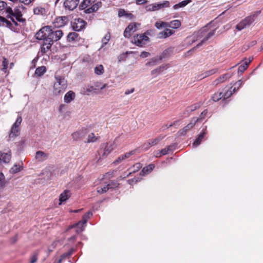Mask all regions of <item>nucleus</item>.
<instances>
[{
	"label": "nucleus",
	"instance_id": "1",
	"mask_svg": "<svg viewBox=\"0 0 263 263\" xmlns=\"http://www.w3.org/2000/svg\"><path fill=\"white\" fill-rule=\"evenodd\" d=\"M63 32L61 30H52L51 27L47 26L42 28L35 34L37 40L45 39L53 44V41H57L61 39Z\"/></svg>",
	"mask_w": 263,
	"mask_h": 263
},
{
	"label": "nucleus",
	"instance_id": "2",
	"mask_svg": "<svg viewBox=\"0 0 263 263\" xmlns=\"http://www.w3.org/2000/svg\"><path fill=\"white\" fill-rule=\"evenodd\" d=\"M210 24L203 27L201 29L197 32H195L193 35V42L201 40L200 43H199L197 46L193 48L191 50L189 51L192 52L194 51L197 48L201 46L204 44L209 39H210L215 34V29H212L209 30V27H210Z\"/></svg>",
	"mask_w": 263,
	"mask_h": 263
},
{
	"label": "nucleus",
	"instance_id": "3",
	"mask_svg": "<svg viewBox=\"0 0 263 263\" xmlns=\"http://www.w3.org/2000/svg\"><path fill=\"white\" fill-rule=\"evenodd\" d=\"M54 79L52 89V96L54 97L61 96L67 89V81L64 77L57 74L55 75Z\"/></svg>",
	"mask_w": 263,
	"mask_h": 263
},
{
	"label": "nucleus",
	"instance_id": "4",
	"mask_svg": "<svg viewBox=\"0 0 263 263\" xmlns=\"http://www.w3.org/2000/svg\"><path fill=\"white\" fill-rule=\"evenodd\" d=\"M22 122L21 116H18L14 123L13 124L9 134L8 141L13 140L18 136L20 133V125Z\"/></svg>",
	"mask_w": 263,
	"mask_h": 263
},
{
	"label": "nucleus",
	"instance_id": "5",
	"mask_svg": "<svg viewBox=\"0 0 263 263\" xmlns=\"http://www.w3.org/2000/svg\"><path fill=\"white\" fill-rule=\"evenodd\" d=\"M119 140L116 139L114 141L106 143L100 152L103 157H107L114 149L116 148L119 145Z\"/></svg>",
	"mask_w": 263,
	"mask_h": 263
},
{
	"label": "nucleus",
	"instance_id": "6",
	"mask_svg": "<svg viewBox=\"0 0 263 263\" xmlns=\"http://www.w3.org/2000/svg\"><path fill=\"white\" fill-rule=\"evenodd\" d=\"M259 13V12H257L254 14L245 18L236 25V29L239 31H241V30L249 27L250 25L254 22L255 17Z\"/></svg>",
	"mask_w": 263,
	"mask_h": 263
},
{
	"label": "nucleus",
	"instance_id": "7",
	"mask_svg": "<svg viewBox=\"0 0 263 263\" xmlns=\"http://www.w3.org/2000/svg\"><path fill=\"white\" fill-rule=\"evenodd\" d=\"M170 7V2L168 1H165L161 3H154L148 4L145 6V9L146 11H155L164 8Z\"/></svg>",
	"mask_w": 263,
	"mask_h": 263
},
{
	"label": "nucleus",
	"instance_id": "8",
	"mask_svg": "<svg viewBox=\"0 0 263 263\" xmlns=\"http://www.w3.org/2000/svg\"><path fill=\"white\" fill-rule=\"evenodd\" d=\"M149 40V37L145 34H137L134 36L132 42L139 47L144 46Z\"/></svg>",
	"mask_w": 263,
	"mask_h": 263
},
{
	"label": "nucleus",
	"instance_id": "9",
	"mask_svg": "<svg viewBox=\"0 0 263 263\" xmlns=\"http://www.w3.org/2000/svg\"><path fill=\"white\" fill-rule=\"evenodd\" d=\"M140 26V24L136 23H132L125 28L124 32V35L125 37H129L132 32L136 31V29Z\"/></svg>",
	"mask_w": 263,
	"mask_h": 263
},
{
	"label": "nucleus",
	"instance_id": "10",
	"mask_svg": "<svg viewBox=\"0 0 263 263\" xmlns=\"http://www.w3.org/2000/svg\"><path fill=\"white\" fill-rule=\"evenodd\" d=\"M6 12L8 13V15H7V17L10 18L13 23L15 25H17V23L15 20L20 21H21V15L17 14H15L13 13V10L10 7L7 8L6 9Z\"/></svg>",
	"mask_w": 263,
	"mask_h": 263
},
{
	"label": "nucleus",
	"instance_id": "11",
	"mask_svg": "<svg viewBox=\"0 0 263 263\" xmlns=\"http://www.w3.org/2000/svg\"><path fill=\"white\" fill-rule=\"evenodd\" d=\"M199 121V119L194 118L192 119L190 123L185 126L179 132L181 135H185L187 132L190 130L196 124V122Z\"/></svg>",
	"mask_w": 263,
	"mask_h": 263
},
{
	"label": "nucleus",
	"instance_id": "12",
	"mask_svg": "<svg viewBox=\"0 0 263 263\" xmlns=\"http://www.w3.org/2000/svg\"><path fill=\"white\" fill-rule=\"evenodd\" d=\"M85 25V22L81 18L75 19L72 24L74 30L79 31L82 29Z\"/></svg>",
	"mask_w": 263,
	"mask_h": 263
},
{
	"label": "nucleus",
	"instance_id": "13",
	"mask_svg": "<svg viewBox=\"0 0 263 263\" xmlns=\"http://www.w3.org/2000/svg\"><path fill=\"white\" fill-rule=\"evenodd\" d=\"M68 18L66 16H61L57 17L53 24L55 27L60 28L65 26L67 23Z\"/></svg>",
	"mask_w": 263,
	"mask_h": 263
},
{
	"label": "nucleus",
	"instance_id": "14",
	"mask_svg": "<svg viewBox=\"0 0 263 263\" xmlns=\"http://www.w3.org/2000/svg\"><path fill=\"white\" fill-rule=\"evenodd\" d=\"M79 3V0H66L64 5L65 7L69 10H73L77 8Z\"/></svg>",
	"mask_w": 263,
	"mask_h": 263
},
{
	"label": "nucleus",
	"instance_id": "15",
	"mask_svg": "<svg viewBox=\"0 0 263 263\" xmlns=\"http://www.w3.org/2000/svg\"><path fill=\"white\" fill-rule=\"evenodd\" d=\"M11 157V153L10 151H8L7 152H1L0 154V163L3 162L5 163H8L10 162Z\"/></svg>",
	"mask_w": 263,
	"mask_h": 263
},
{
	"label": "nucleus",
	"instance_id": "16",
	"mask_svg": "<svg viewBox=\"0 0 263 263\" xmlns=\"http://www.w3.org/2000/svg\"><path fill=\"white\" fill-rule=\"evenodd\" d=\"M86 133V129L83 128L81 130L73 133V134H72L71 136L73 140H78L85 136Z\"/></svg>",
	"mask_w": 263,
	"mask_h": 263
},
{
	"label": "nucleus",
	"instance_id": "17",
	"mask_svg": "<svg viewBox=\"0 0 263 263\" xmlns=\"http://www.w3.org/2000/svg\"><path fill=\"white\" fill-rule=\"evenodd\" d=\"M49 155L43 151H37L36 153L35 159L40 162H43L48 159Z\"/></svg>",
	"mask_w": 263,
	"mask_h": 263
},
{
	"label": "nucleus",
	"instance_id": "18",
	"mask_svg": "<svg viewBox=\"0 0 263 263\" xmlns=\"http://www.w3.org/2000/svg\"><path fill=\"white\" fill-rule=\"evenodd\" d=\"M71 194L69 190H66L60 194L59 198V204H61L62 202L66 201L71 196Z\"/></svg>",
	"mask_w": 263,
	"mask_h": 263
},
{
	"label": "nucleus",
	"instance_id": "19",
	"mask_svg": "<svg viewBox=\"0 0 263 263\" xmlns=\"http://www.w3.org/2000/svg\"><path fill=\"white\" fill-rule=\"evenodd\" d=\"M76 97L75 93L70 90L68 91L64 96V100L66 103H69L73 101Z\"/></svg>",
	"mask_w": 263,
	"mask_h": 263
},
{
	"label": "nucleus",
	"instance_id": "20",
	"mask_svg": "<svg viewBox=\"0 0 263 263\" xmlns=\"http://www.w3.org/2000/svg\"><path fill=\"white\" fill-rule=\"evenodd\" d=\"M231 77V75L229 74H224L220 77H219L218 79H217L213 83V84L215 86L218 84L224 82L226 80L229 79Z\"/></svg>",
	"mask_w": 263,
	"mask_h": 263
},
{
	"label": "nucleus",
	"instance_id": "21",
	"mask_svg": "<svg viewBox=\"0 0 263 263\" xmlns=\"http://www.w3.org/2000/svg\"><path fill=\"white\" fill-rule=\"evenodd\" d=\"M135 151H131L130 152L127 153L124 155H121L118 158V159L114 162V163H119L121 162L122 161H124L127 158H128L130 156L134 154Z\"/></svg>",
	"mask_w": 263,
	"mask_h": 263
},
{
	"label": "nucleus",
	"instance_id": "22",
	"mask_svg": "<svg viewBox=\"0 0 263 263\" xmlns=\"http://www.w3.org/2000/svg\"><path fill=\"white\" fill-rule=\"evenodd\" d=\"M174 33V31L170 29H166L165 30L160 32L158 34V37L160 39L166 38Z\"/></svg>",
	"mask_w": 263,
	"mask_h": 263
},
{
	"label": "nucleus",
	"instance_id": "23",
	"mask_svg": "<svg viewBox=\"0 0 263 263\" xmlns=\"http://www.w3.org/2000/svg\"><path fill=\"white\" fill-rule=\"evenodd\" d=\"M206 134V129L203 130L201 134L198 136V138L195 140L193 144L194 147L198 146L202 141L205 135Z\"/></svg>",
	"mask_w": 263,
	"mask_h": 263
},
{
	"label": "nucleus",
	"instance_id": "24",
	"mask_svg": "<svg viewBox=\"0 0 263 263\" xmlns=\"http://www.w3.org/2000/svg\"><path fill=\"white\" fill-rule=\"evenodd\" d=\"M92 216V213L91 212H88L85 214L83 217H82V220L78 222V225H84L86 224L88 220L90 218V217Z\"/></svg>",
	"mask_w": 263,
	"mask_h": 263
},
{
	"label": "nucleus",
	"instance_id": "25",
	"mask_svg": "<svg viewBox=\"0 0 263 263\" xmlns=\"http://www.w3.org/2000/svg\"><path fill=\"white\" fill-rule=\"evenodd\" d=\"M155 165L153 164H151L143 168L142 171L140 172L141 176H144L146 174L150 173L154 168Z\"/></svg>",
	"mask_w": 263,
	"mask_h": 263
},
{
	"label": "nucleus",
	"instance_id": "26",
	"mask_svg": "<svg viewBox=\"0 0 263 263\" xmlns=\"http://www.w3.org/2000/svg\"><path fill=\"white\" fill-rule=\"evenodd\" d=\"M42 40H43V43L41 51L43 53H45L49 50L52 44L45 39H42Z\"/></svg>",
	"mask_w": 263,
	"mask_h": 263
},
{
	"label": "nucleus",
	"instance_id": "27",
	"mask_svg": "<svg viewBox=\"0 0 263 263\" xmlns=\"http://www.w3.org/2000/svg\"><path fill=\"white\" fill-rule=\"evenodd\" d=\"M170 66L168 65H162L160 66L159 67L153 70L152 71L151 73L152 75H158L160 74L161 72L163 71L164 70L167 69Z\"/></svg>",
	"mask_w": 263,
	"mask_h": 263
},
{
	"label": "nucleus",
	"instance_id": "28",
	"mask_svg": "<svg viewBox=\"0 0 263 263\" xmlns=\"http://www.w3.org/2000/svg\"><path fill=\"white\" fill-rule=\"evenodd\" d=\"M119 17H125L129 19H132L134 17V15L130 13L126 12L124 9H120L118 11Z\"/></svg>",
	"mask_w": 263,
	"mask_h": 263
},
{
	"label": "nucleus",
	"instance_id": "29",
	"mask_svg": "<svg viewBox=\"0 0 263 263\" xmlns=\"http://www.w3.org/2000/svg\"><path fill=\"white\" fill-rule=\"evenodd\" d=\"M191 2V0H184L183 1L178 4H177L173 6V9L175 10H178L180 8H183L185 7L187 5L190 4Z\"/></svg>",
	"mask_w": 263,
	"mask_h": 263
},
{
	"label": "nucleus",
	"instance_id": "30",
	"mask_svg": "<svg viewBox=\"0 0 263 263\" xmlns=\"http://www.w3.org/2000/svg\"><path fill=\"white\" fill-rule=\"evenodd\" d=\"M74 251V250L73 249H71L68 252L63 254L56 263H61L63 260L71 256Z\"/></svg>",
	"mask_w": 263,
	"mask_h": 263
},
{
	"label": "nucleus",
	"instance_id": "31",
	"mask_svg": "<svg viewBox=\"0 0 263 263\" xmlns=\"http://www.w3.org/2000/svg\"><path fill=\"white\" fill-rule=\"evenodd\" d=\"M95 1V0H83L80 7L82 9H85L87 7L91 6Z\"/></svg>",
	"mask_w": 263,
	"mask_h": 263
},
{
	"label": "nucleus",
	"instance_id": "32",
	"mask_svg": "<svg viewBox=\"0 0 263 263\" xmlns=\"http://www.w3.org/2000/svg\"><path fill=\"white\" fill-rule=\"evenodd\" d=\"M94 72L97 75L103 74L104 72V69L103 66L101 64L97 65L94 68Z\"/></svg>",
	"mask_w": 263,
	"mask_h": 263
},
{
	"label": "nucleus",
	"instance_id": "33",
	"mask_svg": "<svg viewBox=\"0 0 263 263\" xmlns=\"http://www.w3.org/2000/svg\"><path fill=\"white\" fill-rule=\"evenodd\" d=\"M12 25V23L6 20L5 17L0 16V26H6L7 27L10 28Z\"/></svg>",
	"mask_w": 263,
	"mask_h": 263
},
{
	"label": "nucleus",
	"instance_id": "34",
	"mask_svg": "<svg viewBox=\"0 0 263 263\" xmlns=\"http://www.w3.org/2000/svg\"><path fill=\"white\" fill-rule=\"evenodd\" d=\"M46 71V68L45 66H41L36 69L35 74L37 76L40 77L44 74Z\"/></svg>",
	"mask_w": 263,
	"mask_h": 263
},
{
	"label": "nucleus",
	"instance_id": "35",
	"mask_svg": "<svg viewBox=\"0 0 263 263\" xmlns=\"http://www.w3.org/2000/svg\"><path fill=\"white\" fill-rule=\"evenodd\" d=\"M155 27L157 29H161L162 28H166L170 26L169 23L166 22H164L162 21H158L155 23Z\"/></svg>",
	"mask_w": 263,
	"mask_h": 263
},
{
	"label": "nucleus",
	"instance_id": "36",
	"mask_svg": "<svg viewBox=\"0 0 263 263\" xmlns=\"http://www.w3.org/2000/svg\"><path fill=\"white\" fill-rule=\"evenodd\" d=\"M53 167L52 166H48L46 167L43 171V174L44 175H46L47 179H50L51 176V171L53 169Z\"/></svg>",
	"mask_w": 263,
	"mask_h": 263
},
{
	"label": "nucleus",
	"instance_id": "37",
	"mask_svg": "<svg viewBox=\"0 0 263 263\" xmlns=\"http://www.w3.org/2000/svg\"><path fill=\"white\" fill-rule=\"evenodd\" d=\"M201 105H202V103L200 102H199V103H195L192 105H191L190 106H189L186 108V111L189 112H192V111L196 110L197 109L199 108L201 106Z\"/></svg>",
	"mask_w": 263,
	"mask_h": 263
},
{
	"label": "nucleus",
	"instance_id": "38",
	"mask_svg": "<svg viewBox=\"0 0 263 263\" xmlns=\"http://www.w3.org/2000/svg\"><path fill=\"white\" fill-rule=\"evenodd\" d=\"M164 137V136L160 135L154 139H149L148 140L152 146L157 145Z\"/></svg>",
	"mask_w": 263,
	"mask_h": 263
},
{
	"label": "nucleus",
	"instance_id": "39",
	"mask_svg": "<svg viewBox=\"0 0 263 263\" xmlns=\"http://www.w3.org/2000/svg\"><path fill=\"white\" fill-rule=\"evenodd\" d=\"M110 39V34L109 32H107L103 37V38L102 40V46L100 48V49H102L104 47L105 45H106L108 41Z\"/></svg>",
	"mask_w": 263,
	"mask_h": 263
},
{
	"label": "nucleus",
	"instance_id": "40",
	"mask_svg": "<svg viewBox=\"0 0 263 263\" xmlns=\"http://www.w3.org/2000/svg\"><path fill=\"white\" fill-rule=\"evenodd\" d=\"M99 8V5L97 3L92 4L91 6L86 10V12L90 13L96 11Z\"/></svg>",
	"mask_w": 263,
	"mask_h": 263
},
{
	"label": "nucleus",
	"instance_id": "41",
	"mask_svg": "<svg viewBox=\"0 0 263 263\" xmlns=\"http://www.w3.org/2000/svg\"><path fill=\"white\" fill-rule=\"evenodd\" d=\"M235 91H236V87H234V88H233V87H231V88L223 95V99L225 100L229 98Z\"/></svg>",
	"mask_w": 263,
	"mask_h": 263
},
{
	"label": "nucleus",
	"instance_id": "42",
	"mask_svg": "<svg viewBox=\"0 0 263 263\" xmlns=\"http://www.w3.org/2000/svg\"><path fill=\"white\" fill-rule=\"evenodd\" d=\"M85 226L86 224L78 226L77 223L75 225L71 226V228H75L76 233L79 234L84 230Z\"/></svg>",
	"mask_w": 263,
	"mask_h": 263
},
{
	"label": "nucleus",
	"instance_id": "43",
	"mask_svg": "<svg viewBox=\"0 0 263 263\" xmlns=\"http://www.w3.org/2000/svg\"><path fill=\"white\" fill-rule=\"evenodd\" d=\"M22 170V166L20 164H14L10 170L11 174H15L19 172Z\"/></svg>",
	"mask_w": 263,
	"mask_h": 263
},
{
	"label": "nucleus",
	"instance_id": "44",
	"mask_svg": "<svg viewBox=\"0 0 263 263\" xmlns=\"http://www.w3.org/2000/svg\"><path fill=\"white\" fill-rule=\"evenodd\" d=\"M170 27H172L173 28L177 29L179 28L181 25V22L179 20H175L171 21L169 23Z\"/></svg>",
	"mask_w": 263,
	"mask_h": 263
},
{
	"label": "nucleus",
	"instance_id": "45",
	"mask_svg": "<svg viewBox=\"0 0 263 263\" xmlns=\"http://www.w3.org/2000/svg\"><path fill=\"white\" fill-rule=\"evenodd\" d=\"M171 146H168L167 147H165L162 149H161L158 154L156 155V157H160L162 155H166L170 151H171Z\"/></svg>",
	"mask_w": 263,
	"mask_h": 263
},
{
	"label": "nucleus",
	"instance_id": "46",
	"mask_svg": "<svg viewBox=\"0 0 263 263\" xmlns=\"http://www.w3.org/2000/svg\"><path fill=\"white\" fill-rule=\"evenodd\" d=\"M3 68L2 70L5 73H7V69L9 68V63L8 60L6 58L3 59L2 62Z\"/></svg>",
	"mask_w": 263,
	"mask_h": 263
},
{
	"label": "nucleus",
	"instance_id": "47",
	"mask_svg": "<svg viewBox=\"0 0 263 263\" xmlns=\"http://www.w3.org/2000/svg\"><path fill=\"white\" fill-rule=\"evenodd\" d=\"M45 9L41 7H37L35 8L33 10V12L34 14L36 15H43L45 13Z\"/></svg>",
	"mask_w": 263,
	"mask_h": 263
},
{
	"label": "nucleus",
	"instance_id": "48",
	"mask_svg": "<svg viewBox=\"0 0 263 263\" xmlns=\"http://www.w3.org/2000/svg\"><path fill=\"white\" fill-rule=\"evenodd\" d=\"M248 66V63L247 62H245L243 64H242L238 68V73H242L247 68Z\"/></svg>",
	"mask_w": 263,
	"mask_h": 263
},
{
	"label": "nucleus",
	"instance_id": "49",
	"mask_svg": "<svg viewBox=\"0 0 263 263\" xmlns=\"http://www.w3.org/2000/svg\"><path fill=\"white\" fill-rule=\"evenodd\" d=\"M98 139V137L95 135L93 133H91L88 136L87 142H94Z\"/></svg>",
	"mask_w": 263,
	"mask_h": 263
},
{
	"label": "nucleus",
	"instance_id": "50",
	"mask_svg": "<svg viewBox=\"0 0 263 263\" xmlns=\"http://www.w3.org/2000/svg\"><path fill=\"white\" fill-rule=\"evenodd\" d=\"M223 97L222 92L215 93L212 97V100L215 101H218Z\"/></svg>",
	"mask_w": 263,
	"mask_h": 263
},
{
	"label": "nucleus",
	"instance_id": "51",
	"mask_svg": "<svg viewBox=\"0 0 263 263\" xmlns=\"http://www.w3.org/2000/svg\"><path fill=\"white\" fill-rule=\"evenodd\" d=\"M109 185H105L103 187H98L97 189V192L99 193L102 194L106 192L109 189Z\"/></svg>",
	"mask_w": 263,
	"mask_h": 263
},
{
	"label": "nucleus",
	"instance_id": "52",
	"mask_svg": "<svg viewBox=\"0 0 263 263\" xmlns=\"http://www.w3.org/2000/svg\"><path fill=\"white\" fill-rule=\"evenodd\" d=\"M152 145L149 141V140H148L146 142L144 143L142 146V148L144 150V151H147V149H148L150 147H151Z\"/></svg>",
	"mask_w": 263,
	"mask_h": 263
},
{
	"label": "nucleus",
	"instance_id": "53",
	"mask_svg": "<svg viewBox=\"0 0 263 263\" xmlns=\"http://www.w3.org/2000/svg\"><path fill=\"white\" fill-rule=\"evenodd\" d=\"M5 184V176L2 173L0 172V188Z\"/></svg>",
	"mask_w": 263,
	"mask_h": 263
},
{
	"label": "nucleus",
	"instance_id": "54",
	"mask_svg": "<svg viewBox=\"0 0 263 263\" xmlns=\"http://www.w3.org/2000/svg\"><path fill=\"white\" fill-rule=\"evenodd\" d=\"M60 242L59 241H55L52 243V244L49 247V251H52L53 249L55 248L59 244Z\"/></svg>",
	"mask_w": 263,
	"mask_h": 263
},
{
	"label": "nucleus",
	"instance_id": "55",
	"mask_svg": "<svg viewBox=\"0 0 263 263\" xmlns=\"http://www.w3.org/2000/svg\"><path fill=\"white\" fill-rule=\"evenodd\" d=\"M157 62V59H152L151 60V61L148 62H147L146 64V65L147 66H154L156 64Z\"/></svg>",
	"mask_w": 263,
	"mask_h": 263
},
{
	"label": "nucleus",
	"instance_id": "56",
	"mask_svg": "<svg viewBox=\"0 0 263 263\" xmlns=\"http://www.w3.org/2000/svg\"><path fill=\"white\" fill-rule=\"evenodd\" d=\"M37 260V255L36 253L33 254L31 257L30 263H35Z\"/></svg>",
	"mask_w": 263,
	"mask_h": 263
},
{
	"label": "nucleus",
	"instance_id": "57",
	"mask_svg": "<svg viewBox=\"0 0 263 263\" xmlns=\"http://www.w3.org/2000/svg\"><path fill=\"white\" fill-rule=\"evenodd\" d=\"M140 180V179L139 178L137 179L134 178L128 180V182L129 184L133 185L136 183L137 182L139 181Z\"/></svg>",
	"mask_w": 263,
	"mask_h": 263
},
{
	"label": "nucleus",
	"instance_id": "58",
	"mask_svg": "<svg viewBox=\"0 0 263 263\" xmlns=\"http://www.w3.org/2000/svg\"><path fill=\"white\" fill-rule=\"evenodd\" d=\"M217 70L216 69H212V70H210L208 71H207L205 74V76H204L203 77V78H205V77H206L208 76H211V75H212L214 73H215L216 72Z\"/></svg>",
	"mask_w": 263,
	"mask_h": 263
},
{
	"label": "nucleus",
	"instance_id": "59",
	"mask_svg": "<svg viewBox=\"0 0 263 263\" xmlns=\"http://www.w3.org/2000/svg\"><path fill=\"white\" fill-rule=\"evenodd\" d=\"M242 83V80H239L234 84V87L236 88V91L241 86Z\"/></svg>",
	"mask_w": 263,
	"mask_h": 263
},
{
	"label": "nucleus",
	"instance_id": "60",
	"mask_svg": "<svg viewBox=\"0 0 263 263\" xmlns=\"http://www.w3.org/2000/svg\"><path fill=\"white\" fill-rule=\"evenodd\" d=\"M77 37V34L76 33H69L68 35V38L69 39H71L72 40H74L76 37Z\"/></svg>",
	"mask_w": 263,
	"mask_h": 263
},
{
	"label": "nucleus",
	"instance_id": "61",
	"mask_svg": "<svg viewBox=\"0 0 263 263\" xmlns=\"http://www.w3.org/2000/svg\"><path fill=\"white\" fill-rule=\"evenodd\" d=\"M149 55V53L146 52V51H143L140 54V57L142 58H145Z\"/></svg>",
	"mask_w": 263,
	"mask_h": 263
},
{
	"label": "nucleus",
	"instance_id": "62",
	"mask_svg": "<svg viewBox=\"0 0 263 263\" xmlns=\"http://www.w3.org/2000/svg\"><path fill=\"white\" fill-rule=\"evenodd\" d=\"M207 113H208L207 110H204V111H203L200 116V118H198L199 120H202V119H203L204 118V117L206 115Z\"/></svg>",
	"mask_w": 263,
	"mask_h": 263
},
{
	"label": "nucleus",
	"instance_id": "63",
	"mask_svg": "<svg viewBox=\"0 0 263 263\" xmlns=\"http://www.w3.org/2000/svg\"><path fill=\"white\" fill-rule=\"evenodd\" d=\"M7 4L5 2L3 1H0V10H2L5 8Z\"/></svg>",
	"mask_w": 263,
	"mask_h": 263
},
{
	"label": "nucleus",
	"instance_id": "64",
	"mask_svg": "<svg viewBox=\"0 0 263 263\" xmlns=\"http://www.w3.org/2000/svg\"><path fill=\"white\" fill-rule=\"evenodd\" d=\"M141 167H142V166L140 163H136L134 166V167H136V169L133 172H135L136 171H138Z\"/></svg>",
	"mask_w": 263,
	"mask_h": 263
}]
</instances>
